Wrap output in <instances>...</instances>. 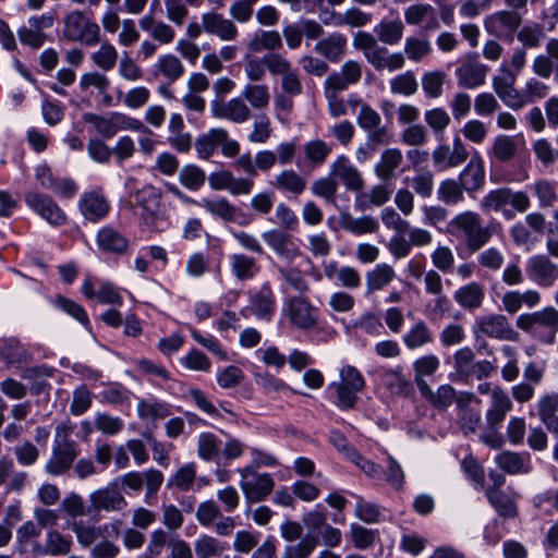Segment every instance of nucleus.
I'll return each mask as SVG.
<instances>
[{"mask_svg": "<svg viewBox=\"0 0 558 558\" xmlns=\"http://www.w3.org/2000/svg\"><path fill=\"white\" fill-rule=\"evenodd\" d=\"M356 50L363 52L366 61L376 70L396 72L405 64V57L415 63L423 61L432 51V43L422 36H409L405 38L403 52L389 53L385 46H380L377 38L367 32H357L352 41Z\"/></svg>", "mask_w": 558, "mask_h": 558, "instance_id": "f257e3e1", "label": "nucleus"}, {"mask_svg": "<svg viewBox=\"0 0 558 558\" xmlns=\"http://www.w3.org/2000/svg\"><path fill=\"white\" fill-rule=\"evenodd\" d=\"M121 526L122 520L116 519L102 525L74 521L71 529L82 547H90L92 558H117L121 551L120 546L105 536L118 538L121 534Z\"/></svg>", "mask_w": 558, "mask_h": 558, "instance_id": "f03ea898", "label": "nucleus"}, {"mask_svg": "<svg viewBox=\"0 0 558 558\" xmlns=\"http://www.w3.org/2000/svg\"><path fill=\"white\" fill-rule=\"evenodd\" d=\"M447 232L462 242L468 252H480L493 238L492 226H485L477 211L464 210L453 216L447 225Z\"/></svg>", "mask_w": 558, "mask_h": 558, "instance_id": "7ed1b4c3", "label": "nucleus"}, {"mask_svg": "<svg viewBox=\"0 0 558 558\" xmlns=\"http://www.w3.org/2000/svg\"><path fill=\"white\" fill-rule=\"evenodd\" d=\"M73 426L70 422L56 427L50 456L45 463V472L53 477L68 473L80 454L78 445L71 439Z\"/></svg>", "mask_w": 558, "mask_h": 558, "instance_id": "20e7f679", "label": "nucleus"}, {"mask_svg": "<svg viewBox=\"0 0 558 558\" xmlns=\"http://www.w3.org/2000/svg\"><path fill=\"white\" fill-rule=\"evenodd\" d=\"M530 207L531 199L525 191H513L507 186L488 191L480 201L484 213H501L507 220L514 217V211L525 213Z\"/></svg>", "mask_w": 558, "mask_h": 558, "instance_id": "39448f33", "label": "nucleus"}, {"mask_svg": "<svg viewBox=\"0 0 558 558\" xmlns=\"http://www.w3.org/2000/svg\"><path fill=\"white\" fill-rule=\"evenodd\" d=\"M515 326L536 340L551 344L558 332V311L547 306L539 311L523 313L517 317Z\"/></svg>", "mask_w": 558, "mask_h": 558, "instance_id": "423d86ee", "label": "nucleus"}, {"mask_svg": "<svg viewBox=\"0 0 558 558\" xmlns=\"http://www.w3.org/2000/svg\"><path fill=\"white\" fill-rule=\"evenodd\" d=\"M161 197V190L150 184L144 185L131 195L132 205L138 209L140 218L150 230L159 231V225L165 219Z\"/></svg>", "mask_w": 558, "mask_h": 558, "instance_id": "0eeeda50", "label": "nucleus"}, {"mask_svg": "<svg viewBox=\"0 0 558 558\" xmlns=\"http://www.w3.org/2000/svg\"><path fill=\"white\" fill-rule=\"evenodd\" d=\"M227 158L239 156L240 143L230 137L225 128H211L195 141V149L201 159L211 158L217 149Z\"/></svg>", "mask_w": 558, "mask_h": 558, "instance_id": "6e6552de", "label": "nucleus"}, {"mask_svg": "<svg viewBox=\"0 0 558 558\" xmlns=\"http://www.w3.org/2000/svg\"><path fill=\"white\" fill-rule=\"evenodd\" d=\"M83 121L92 124L95 132L107 140L112 138L120 131L145 130V125L138 119L117 111L105 116L87 112L83 116Z\"/></svg>", "mask_w": 558, "mask_h": 558, "instance_id": "1a4fd4ad", "label": "nucleus"}, {"mask_svg": "<svg viewBox=\"0 0 558 558\" xmlns=\"http://www.w3.org/2000/svg\"><path fill=\"white\" fill-rule=\"evenodd\" d=\"M63 35L68 40L80 41L86 46L100 43V27L90 21L83 11L68 13L63 21Z\"/></svg>", "mask_w": 558, "mask_h": 558, "instance_id": "9d476101", "label": "nucleus"}, {"mask_svg": "<svg viewBox=\"0 0 558 558\" xmlns=\"http://www.w3.org/2000/svg\"><path fill=\"white\" fill-rule=\"evenodd\" d=\"M241 480L240 488L250 504L264 501L275 488V480L269 473H257L253 465L238 470Z\"/></svg>", "mask_w": 558, "mask_h": 558, "instance_id": "9b49d317", "label": "nucleus"}, {"mask_svg": "<svg viewBox=\"0 0 558 558\" xmlns=\"http://www.w3.org/2000/svg\"><path fill=\"white\" fill-rule=\"evenodd\" d=\"M473 331L476 336L504 341H517L519 333L512 328L509 319L500 313L483 315L475 319Z\"/></svg>", "mask_w": 558, "mask_h": 558, "instance_id": "f8f14e48", "label": "nucleus"}, {"mask_svg": "<svg viewBox=\"0 0 558 558\" xmlns=\"http://www.w3.org/2000/svg\"><path fill=\"white\" fill-rule=\"evenodd\" d=\"M284 311L289 322L302 330L314 329L318 324V310L303 295L287 299Z\"/></svg>", "mask_w": 558, "mask_h": 558, "instance_id": "ddd939ff", "label": "nucleus"}, {"mask_svg": "<svg viewBox=\"0 0 558 558\" xmlns=\"http://www.w3.org/2000/svg\"><path fill=\"white\" fill-rule=\"evenodd\" d=\"M26 205L49 225L59 227L66 221L63 209L47 194L29 191L24 196Z\"/></svg>", "mask_w": 558, "mask_h": 558, "instance_id": "4468645a", "label": "nucleus"}, {"mask_svg": "<svg viewBox=\"0 0 558 558\" xmlns=\"http://www.w3.org/2000/svg\"><path fill=\"white\" fill-rule=\"evenodd\" d=\"M211 116L216 119L227 120L234 124H243L252 118V110L242 95L229 100H213L210 102Z\"/></svg>", "mask_w": 558, "mask_h": 558, "instance_id": "2eb2a0df", "label": "nucleus"}, {"mask_svg": "<svg viewBox=\"0 0 558 558\" xmlns=\"http://www.w3.org/2000/svg\"><path fill=\"white\" fill-rule=\"evenodd\" d=\"M525 271L538 287L550 288L558 280V265L548 255L537 254L526 260Z\"/></svg>", "mask_w": 558, "mask_h": 558, "instance_id": "dca6fc26", "label": "nucleus"}, {"mask_svg": "<svg viewBox=\"0 0 558 558\" xmlns=\"http://www.w3.org/2000/svg\"><path fill=\"white\" fill-rule=\"evenodd\" d=\"M263 241L279 258L292 263L302 255L293 236L282 229H270L262 233Z\"/></svg>", "mask_w": 558, "mask_h": 558, "instance_id": "f3484780", "label": "nucleus"}, {"mask_svg": "<svg viewBox=\"0 0 558 558\" xmlns=\"http://www.w3.org/2000/svg\"><path fill=\"white\" fill-rule=\"evenodd\" d=\"M468 157L469 153L466 147L459 136L453 138L451 148L446 144H441L432 153L433 165L438 171L457 168L463 163Z\"/></svg>", "mask_w": 558, "mask_h": 558, "instance_id": "a211bd4d", "label": "nucleus"}, {"mask_svg": "<svg viewBox=\"0 0 558 558\" xmlns=\"http://www.w3.org/2000/svg\"><path fill=\"white\" fill-rule=\"evenodd\" d=\"M78 210L86 220L95 223L107 217L110 211V203L102 189L98 187L85 191L81 195Z\"/></svg>", "mask_w": 558, "mask_h": 558, "instance_id": "6ab92c4d", "label": "nucleus"}, {"mask_svg": "<svg viewBox=\"0 0 558 558\" xmlns=\"http://www.w3.org/2000/svg\"><path fill=\"white\" fill-rule=\"evenodd\" d=\"M247 310L257 319L270 322L276 311V295L269 282H264L258 289L248 293Z\"/></svg>", "mask_w": 558, "mask_h": 558, "instance_id": "aec40b11", "label": "nucleus"}, {"mask_svg": "<svg viewBox=\"0 0 558 558\" xmlns=\"http://www.w3.org/2000/svg\"><path fill=\"white\" fill-rule=\"evenodd\" d=\"M202 27L205 33L216 36L223 41L235 40L239 36V29L231 19L216 11H207L201 15Z\"/></svg>", "mask_w": 558, "mask_h": 558, "instance_id": "412c9836", "label": "nucleus"}, {"mask_svg": "<svg viewBox=\"0 0 558 558\" xmlns=\"http://www.w3.org/2000/svg\"><path fill=\"white\" fill-rule=\"evenodd\" d=\"M522 17L514 11H498L484 21L486 32L497 38L512 36L521 25Z\"/></svg>", "mask_w": 558, "mask_h": 558, "instance_id": "4be33fe9", "label": "nucleus"}, {"mask_svg": "<svg viewBox=\"0 0 558 558\" xmlns=\"http://www.w3.org/2000/svg\"><path fill=\"white\" fill-rule=\"evenodd\" d=\"M532 70L541 78L554 75L558 81V38L551 37L546 41L545 53H539L533 59Z\"/></svg>", "mask_w": 558, "mask_h": 558, "instance_id": "5701e85b", "label": "nucleus"}, {"mask_svg": "<svg viewBox=\"0 0 558 558\" xmlns=\"http://www.w3.org/2000/svg\"><path fill=\"white\" fill-rule=\"evenodd\" d=\"M488 66L481 63L476 57H468L456 70L458 85L464 88L474 89L485 83Z\"/></svg>", "mask_w": 558, "mask_h": 558, "instance_id": "b1692460", "label": "nucleus"}, {"mask_svg": "<svg viewBox=\"0 0 558 558\" xmlns=\"http://www.w3.org/2000/svg\"><path fill=\"white\" fill-rule=\"evenodd\" d=\"M88 500L90 510L95 512H118L128 505L124 496L112 487H104L92 492Z\"/></svg>", "mask_w": 558, "mask_h": 558, "instance_id": "393cba45", "label": "nucleus"}, {"mask_svg": "<svg viewBox=\"0 0 558 558\" xmlns=\"http://www.w3.org/2000/svg\"><path fill=\"white\" fill-rule=\"evenodd\" d=\"M542 302L541 293L535 289L508 290L501 296V308L509 315L519 313L524 306L534 308Z\"/></svg>", "mask_w": 558, "mask_h": 558, "instance_id": "a878e982", "label": "nucleus"}, {"mask_svg": "<svg viewBox=\"0 0 558 558\" xmlns=\"http://www.w3.org/2000/svg\"><path fill=\"white\" fill-rule=\"evenodd\" d=\"M404 21L408 25L423 24L425 33L437 31L440 27L436 9L429 3H414L404 10Z\"/></svg>", "mask_w": 558, "mask_h": 558, "instance_id": "bb28decb", "label": "nucleus"}, {"mask_svg": "<svg viewBox=\"0 0 558 558\" xmlns=\"http://www.w3.org/2000/svg\"><path fill=\"white\" fill-rule=\"evenodd\" d=\"M184 72L181 60L172 53H166L158 57L149 73L154 80L163 78L168 83H174L184 75Z\"/></svg>", "mask_w": 558, "mask_h": 558, "instance_id": "cd10ccee", "label": "nucleus"}, {"mask_svg": "<svg viewBox=\"0 0 558 558\" xmlns=\"http://www.w3.org/2000/svg\"><path fill=\"white\" fill-rule=\"evenodd\" d=\"M485 295V287L477 281H471L453 292V300L464 311L474 312L482 307Z\"/></svg>", "mask_w": 558, "mask_h": 558, "instance_id": "c85d7f7f", "label": "nucleus"}, {"mask_svg": "<svg viewBox=\"0 0 558 558\" xmlns=\"http://www.w3.org/2000/svg\"><path fill=\"white\" fill-rule=\"evenodd\" d=\"M464 192L471 194L482 190L485 184V168L482 158L476 155L460 172L458 178Z\"/></svg>", "mask_w": 558, "mask_h": 558, "instance_id": "c756f323", "label": "nucleus"}, {"mask_svg": "<svg viewBox=\"0 0 558 558\" xmlns=\"http://www.w3.org/2000/svg\"><path fill=\"white\" fill-rule=\"evenodd\" d=\"M495 462L502 471L511 475L529 474L533 470L529 452L502 451L496 456Z\"/></svg>", "mask_w": 558, "mask_h": 558, "instance_id": "7c9ffc66", "label": "nucleus"}, {"mask_svg": "<svg viewBox=\"0 0 558 558\" xmlns=\"http://www.w3.org/2000/svg\"><path fill=\"white\" fill-rule=\"evenodd\" d=\"M473 398L474 396L470 393L460 396L457 399L458 424L465 435L474 434L482 421L481 411L470 407Z\"/></svg>", "mask_w": 558, "mask_h": 558, "instance_id": "2f4dec72", "label": "nucleus"}, {"mask_svg": "<svg viewBox=\"0 0 558 558\" xmlns=\"http://www.w3.org/2000/svg\"><path fill=\"white\" fill-rule=\"evenodd\" d=\"M331 173L340 179L350 191H360L363 189V178L345 156H339L331 166Z\"/></svg>", "mask_w": 558, "mask_h": 558, "instance_id": "473e14b6", "label": "nucleus"}, {"mask_svg": "<svg viewBox=\"0 0 558 558\" xmlns=\"http://www.w3.org/2000/svg\"><path fill=\"white\" fill-rule=\"evenodd\" d=\"M396 277L393 267L389 264H377L365 274V295H373L388 287Z\"/></svg>", "mask_w": 558, "mask_h": 558, "instance_id": "72a5a7b5", "label": "nucleus"}, {"mask_svg": "<svg viewBox=\"0 0 558 558\" xmlns=\"http://www.w3.org/2000/svg\"><path fill=\"white\" fill-rule=\"evenodd\" d=\"M347 37L340 33H332L326 38L318 40L314 47L316 53L330 62H339L345 53Z\"/></svg>", "mask_w": 558, "mask_h": 558, "instance_id": "f704fd0d", "label": "nucleus"}, {"mask_svg": "<svg viewBox=\"0 0 558 558\" xmlns=\"http://www.w3.org/2000/svg\"><path fill=\"white\" fill-rule=\"evenodd\" d=\"M403 161L402 151L399 148L385 149L375 165L374 171L377 178L384 182L391 181L397 178V170Z\"/></svg>", "mask_w": 558, "mask_h": 558, "instance_id": "c9c22d12", "label": "nucleus"}, {"mask_svg": "<svg viewBox=\"0 0 558 558\" xmlns=\"http://www.w3.org/2000/svg\"><path fill=\"white\" fill-rule=\"evenodd\" d=\"M270 184L279 192L293 196H299L306 190L305 178L292 169L277 173Z\"/></svg>", "mask_w": 558, "mask_h": 558, "instance_id": "e433bc0d", "label": "nucleus"}, {"mask_svg": "<svg viewBox=\"0 0 558 558\" xmlns=\"http://www.w3.org/2000/svg\"><path fill=\"white\" fill-rule=\"evenodd\" d=\"M195 205L227 222H235L240 209L225 197L202 198Z\"/></svg>", "mask_w": 558, "mask_h": 558, "instance_id": "4c0bfd02", "label": "nucleus"}, {"mask_svg": "<svg viewBox=\"0 0 558 558\" xmlns=\"http://www.w3.org/2000/svg\"><path fill=\"white\" fill-rule=\"evenodd\" d=\"M136 411L141 420L148 422L163 420L171 414L170 405L153 396L138 399Z\"/></svg>", "mask_w": 558, "mask_h": 558, "instance_id": "58836bf2", "label": "nucleus"}, {"mask_svg": "<svg viewBox=\"0 0 558 558\" xmlns=\"http://www.w3.org/2000/svg\"><path fill=\"white\" fill-rule=\"evenodd\" d=\"M241 95L251 110L255 111H263L267 109L271 99L269 87L266 84L259 83L246 84L243 87Z\"/></svg>", "mask_w": 558, "mask_h": 558, "instance_id": "ea45409f", "label": "nucleus"}, {"mask_svg": "<svg viewBox=\"0 0 558 558\" xmlns=\"http://www.w3.org/2000/svg\"><path fill=\"white\" fill-rule=\"evenodd\" d=\"M97 244L104 252L123 253L128 248L129 242L117 229L106 226L97 233Z\"/></svg>", "mask_w": 558, "mask_h": 558, "instance_id": "a19ab883", "label": "nucleus"}, {"mask_svg": "<svg viewBox=\"0 0 558 558\" xmlns=\"http://www.w3.org/2000/svg\"><path fill=\"white\" fill-rule=\"evenodd\" d=\"M374 31L383 44L395 46L403 37L404 24L399 17L384 19L376 25Z\"/></svg>", "mask_w": 558, "mask_h": 558, "instance_id": "79ce46f5", "label": "nucleus"}, {"mask_svg": "<svg viewBox=\"0 0 558 558\" xmlns=\"http://www.w3.org/2000/svg\"><path fill=\"white\" fill-rule=\"evenodd\" d=\"M230 268L233 276L242 281L253 279L259 271L256 259L243 253L231 255Z\"/></svg>", "mask_w": 558, "mask_h": 558, "instance_id": "37998d69", "label": "nucleus"}, {"mask_svg": "<svg viewBox=\"0 0 558 558\" xmlns=\"http://www.w3.org/2000/svg\"><path fill=\"white\" fill-rule=\"evenodd\" d=\"M226 548V543L208 534L199 535L194 542L197 558H219Z\"/></svg>", "mask_w": 558, "mask_h": 558, "instance_id": "c03bdc74", "label": "nucleus"}, {"mask_svg": "<svg viewBox=\"0 0 558 558\" xmlns=\"http://www.w3.org/2000/svg\"><path fill=\"white\" fill-rule=\"evenodd\" d=\"M172 539L169 533L161 529H155L148 535L145 550L137 558H159L167 547H170Z\"/></svg>", "mask_w": 558, "mask_h": 558, "instance_id": "a18cd8bd", "label": "nucleus"}, {"mask_svg": "<svg viewBox=\"0 0 558 558\" xmlns=\"http://www.w3.org/2000/svg\"><path fill=\"white\" fill-rule=\"evenodd\" d=\"M486 497L489 504L500 515L506 518H514L518 514L514 500L501 489L487 488Z\"/></svg>", "mask_w": 558, "mask_h": 558, "instance_id": "49530a36", "label": "nucleus"}, {"mask_svg": "<svg viewBox=\"0 0 558 558\" xmlns=\"http://www.w3.org/2000/svg\"><path fill=\"white\" fill-rule=\"evenodd\" d=\"M73 542L58 530L50 529L46 534L44 553L50 556H65L71 551Z\"/></svg>", "mask_w": 558, "mask_h": 558, "instance_id": "de8ad7c7", "label": "nucleus"}, {"mask_svg": "<svg viewBox=\"0 0 558 558\" xmlns=\"http://www.w3.org/2000/svg\"><path fill=\"white\" fill-rule=\"evenodd\" d=\"M531 191L537 197L538 206L541 208L553 207L556 203L557 195V183L547 179H538L532 185Z\"/></svg>", "mask_w": 558, "mask_h": 558, "instance_id": "09e8293b", "label": "nucleus"}, {"mask_svg": "<svg viewBox=\"0 0 558 558\" xmlns=\"http://www.w3.org/2000/svg\"><path fill=\"white\" fill-rule=\"evenodd\" d=\"M282 47V39L277 31H260L250 40L247 48L252 52L266 50H279Z\"/></svg>", "mask_w": 558, "mask_h": 558, "instance_id": "8fccbe9b", "label": "nucleus"}, {"mask_svg": "<svg viewBox=\"0 0 558 558\" xmlns=\"http://www.w3.org/2000/svg\"><path fill=\"white\" fill-rule=\"evenodd\" d=\"M341 227L355 235L374 233L378 230V222L371 216L354 218L350 215L342 217Z\"/></svg>", "mask_w": 558, "mask_h": 558, "instance_id": "3c124183", "label": "nucleus"}, {"mask_svg": "<svg viewBox=\"0 0 558 558\" xmlns=\"http://www.w3.org/2000/svg\"><path fill=\"white\" fill-rule=\"evenodd\" d=\"M437 197L446 205H457L464 201V190L458 180L446 179L439 183Z\"/></svg>", "mask_w": 558, "mask_h": 558, "instance_id": "603ef678", "label": "nucleus"}, {"mask_svg": "<svg viewBox=\"0 0 558 558\" xmlns=\"http://www.w3.org/2000/svg\"><path fill=\"white\" fill-rule=\"evenodd\" d=\"M383 383L393 395H408L412 390V385L402 375V367L400 366L385 371Z\"/></svg>", "mask_w": 558, "mask_h": 558, "instance_id": "864d4df0", "label": "nucleus"}, {"mask_svg": "<svg viewBox=\"0 0 558 558\" xmlns=\"http://www.w3.org/2000/svg\"><path fill=\"white\" fill-rule=\"evenodd\" d=\"M446 73L440 70L427 71L422 75V89L428 98L436 99L442 95Z\"/></svg>", "mask_w": 558, "mask_h": 558, "instance_id": "5fc2aeb1", "label": "nucleus"}, {"mask_svg": "<svg viewBox=\"0 0 558 558\" xmlns=\"http://www.w3.org/2000/svg\"><path fill=\"white\" fill-rule=\"evenodd\" d=\"M90 59L102 71H110L116 66L118 50L112 44L105 41L90 54Z\"/></svg>", "mask_w": 558, "mask_h": 558, "instance_id": "6e6d98bb", "label": "nucleus"}, {"mask_svg": "<svg viewBox=\"0 0 558 558\" xmlns=\"http://www.w3.org/2000/svg\"><path fill=\"white\" fill-rule=\"evenodd\" d=\"M196 472L197 469L194 462L185 463L169 478L168 485L181 492H187L195 481Z\"/></svg>", "mask_w": 558, "mask_h": 558, "instance_id": "4d7b16f0", "label": "nucleus"}, {"mask_svg": "<svg viewBox=\"0 0 558 558\" xmlns=\"http://www.w3.org/2000/svg\"><path fill=\"white\" fill-rule=\"evenodd\" d=\"M517 38L521 43L523 49H536L545 38V33L541 24L533 23L523 26L518 32Z\"/></svg>", "mask_w": 558, "mask_h": 558, "instance_id": "13d9d810", "label": "nucleus"}, {"mask_svg": "<svg viewBox=\"0 0 558 558\" xmlns=\"http://www.w3.org/2000/svg\"><path fill=\"white\" fill-rule=\"evenodd\" d=\"M277 271L294 291L303 294L310 290V283L298 267L277 266Z\"/></svg>", "mask_w": 558, "mask_h": 558, "instance_id": "bf43d9fd", "label": "nucleus"}, {"mask_svg": "<svg viewBox=\"0 0 558 558\" xmlns=\"http://www.w3.org/2000/svg\"><path fill=\"white\" fill-rule=\"evenodd\" d=\"M433 339L432 332L425 322H417L404 336L403 342L409 349H416L429 343Z\"/></svg>", "mask_w": 558, "mask_h": 558, "instance_id": "052dcab7", "label": "nucleus"}, {"mask_svg": "<svg viewBox=\"0 0 558 558\" xmlns=\"http://www.w3.org/2000/svg\"><path fill=\"white\" fill-rule=\"evenodd\" d=\"M489 153L498 161L507 162L517 154V145L512 137L500 134L495 137Z\"/></svg>", "mask_w": 558, "mask_h": 558, "instance_id": "680f3d73", "label": "nucleus"}, {"mask_svg": "<svg viewBox=\"0 0 558 558\" xmlns=\"http://www.w3.org/2000/svg\"><path fill=\"white\" fill-rule=\"evenodd\" d=\"M392 94L411 96L417 90V81L412 71L396 75L389 82Z\"/></svg>", "mask_w": 558, "mask_h": 558, "instance_id": "e2e57ef3", "label": "nucleus"}, {"mask_svg": "<svg viewBox=\"0 0 558 558\" xmlns=\"http://www.w3.org/2000/svg\"><path fill=\"white\" fill-rule=\"evenodd\" d=\"M197 454L204 461H214L219 456V439L211 433H201L197 438Z\"/></svg>", "mask_w": 558, "mask_h": 558, "instance_id": "0e129e2a", "label": "nucleus"}, {"mask_svg": "<svg viewBox=\"0 0 558 558\" xmlns=\"http://www.w3.org/2000/svg\"><path fill=\"white\" fill-rule=\"evenodd\" d=\"M317 545L318 537L315 535H307L299 543L286 546L283 558H308Z\"/></svg>", "mask_w": 558, "mask_h": 558, "instance_id": "69168bd1", "label": "nucleus"}, {"mask_svg": "<svg viewBox=\"0 0 558 558\" xmlns=\"http://www.w3.org/2000/svg\"><path fill=\"white\" fill-rule=\"evenodd\" d=\"M179 180L186 189L197 191L204 185L206 174L199 167L186 165L180 170Z\"/></svg>", "mask_w": 558, "mask_h": 558, "instance_id": "338daca9", "label": "nucleus"}, {"mask_svg": "<svg viewBox=\"0 0 558 558\" xmlns=\"http://www.w3.org/2000/svg\"><path fill=\"white\" fill-rule=\"evenodd\" d=\"M330 153L331 146L319 138L312 140L304 144L305 157L313 165H323Z\"/></svg>", "mask_w": 558, "mask_h": 558, "instance_id": "774afa93", "label": "nucleus"}]
</instances>
